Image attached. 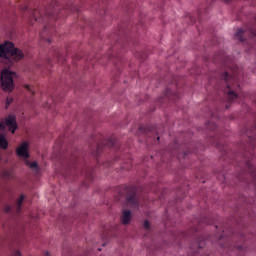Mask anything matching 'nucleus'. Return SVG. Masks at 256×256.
Wrapping results in <instances>:
<instances>
[{
  "label": "nucleus",
  "instance_id": "obj_17",
  "mask_svg": "<svg viewBox=\"0 0 256 256\" xmlns=\"http://www.w3.org/2000/svg\"><path fill=\"white\" fill-rule=\"evenodd\" d=\"M30 167H31V169H38L37 162L30 163Z\"/></svg>",
  "mask_w": 256,
  "mask_h": 256
},
{
  "label": "nucleus",
  "instance_id": "obj_11",
  "mask_svg": "<svg viewBox=\"0 0 256 256\" xmlns=\"http://www.w3.org/2000/svg\"><path fill=\"white\" fill-rule=\"evenodd\" d=\"M2 179H12L13 178V171L11 170H3L1 173Z\"/></svg>",
  "mask_w": 256,
  "mask_h": 256
},
{
  "label": "nucleus",
  "instance_id": "obj_15",
  "mask_svg": "<svg viewBox=\"0 0 256 256\" xmlns=\"http://www.w3.org/2000/svg\"><path fill=\"white\" fill-rule=\"evenodd\" d=\"M12 210H13V208L11 206L4 207L5 213H11Z\"/></svg>",
  "mask_w": 256,
  "mask_h": 256
},
{
  "label": "nucleus",
  "instance_id": "obj_26",
  "mask_svg": "<svg viewBox=\"0 0 256 256\" xmlns=\"http://www.w3.org/2000/svg\"><path fill=\"white\" fill-rule=\"evenodd\" d=\"M46 256H49V252H46Z\"/></svg>",
  "mask_w": 256,
  "mask_h": 256
},
{
  "label": "nucleus",
  "instance_id": "obj_23",
  "mask_svg": "<svg viewBox=\"0 0 256 256\" xmlns=\"http://www.w3.org/2000/svg\"><path fill=\"white\" fill-rule=\"evenodd\" d=\"M50 7H51V8H54V7H55V5L51 4V5H50Z\"/></svg>",
  "mask_w": 256,
  "mask_h": 256
},
{
  "label": "nucleus",
  "instance_id": "obj_2",
  "mask_svg": "<svg viewBox=\"0 0 256 256\" xmlns=\"http://www.w3.org/2000/svg\"><path fill=\"white\" fill-rule=\"evenodd\" d=\"M16 75L17 74L11 71L9 68H4L1 70V87L5 93H11V91L15 89V82L13 79H15Z\"/></svg>",
  "mask_w": 256,
  "mask_h": 256
},
{
  "label": "nucleus",
  "instance_id": "obj_9",
  "mask_svg": "<svg viewBox=\"0 0 256 256\" xmlns=\"http://www.w3.org/2000/svg\"><path fill=\"white\" fill-rule=\"evenodd\" d=\"M23 201H25V195H21L20 198L18 199L15 206L16 213H19V211H21V205H23Z\"/></svg>",
  "mask_w": 256,
  "mask_h": 256
},
{
  "label": "nucleus",
  "instance_id": "obj_3",
  "mask_svg": "<svg viewBox=\"0 0 256 256\" xmlns=\"http://www.w3.org/2000/svg\"><path fill=\"white\" fill-rule=\"evenodd\" d=\"M5 127H8V130L11 133H15V131H17V120H15V116L10 115L5 119L4 122L0 123V131H3Z\"/></svg>",
  "mask_w": 256,
  "mask_h": 256
},
{
  "label": "nucleus",
  "instance_id": "obj_6",
  "mask_svg": "<svg viewBox=\"0 0 256 256\" xmlns=\"http://www.w3.org/2000/svg\"><path fill=\"white\" fill-rule=\"evenodd\" d=\"M123 225H129L131 223V212L130 210H124L121 218Z\"/></svg>",
  "mask_w": 256,
  "mask_h": 256
},
{
  "label": "nucleus",
  "instance_id": "obj_22",
  "mask_svg": "<svg viewBox=\"0 0 256 256\" xmlns=\"http://www.w3.org/2000/svg\"><path fill=\"white\" fill-rule=\"evenodd\" d=\"M16 256H21V252L17 251Z\"/></svg>",
  "mask_w": 256,
  "mask_h": 256
},
{
  "label": "nucleus",
  "instance_id": "obj_20",
  "mask_svg": "<svg viewBox=\"0 0 256 256\" xmlns=\"http://www.w3.org/2000/svg\"><path fill=\"white\" fill-rule=\"evenodd\" d=\"M144 227L145 229H150L149 221L147 220L144 221Z\"/></svg>",
  "mask_w": 256,
  "mask_h": 256
},
{
  "label": "nucleus",
  "instance_id": "obj_18",
  "mask_svg": "<svg viewBox=\"0 0 256 256\" xmlns=\"http://www.w3.org/2000/svg\"><path fill=\"white\" fill-rule=\"evenodd\" d=\"M45 15L46 17H53V12L51 10H47Z\"/></svg>",
  "mask_w": 256,
  "mask_h": 256
},
{
  "label": "nucleus",
  "instance_id": "obj_8",
  "mask_svg": "<svg viewBox=\"0 0 256 256\" xmlns=\"http://www.w3.org/2000/svg\"><path fill=\"white\" fill-rule=\"evenodd\" d=\"M243 35H247V31H243V29L241 28H239L235 33L236 39H238V41H241V42L245 41V38H243Z\"/></svg>",
  "mask_w": 256,
  "mask_h": 256
},
{
  "label": "nucleus",
  "instance_id": "obj_10",
  "mask_svg": "<svg viewBox=\"0 0 256 256\" xmlns=\"http://www.w3.org/2000/svg\"><path fill=\"white\" fill-rule=\"evenodd\" d=\"M43 17H45V15L43 14V12L37 10L35 12H33V19L35 21H43Z\"/></svg>",
  "mask_w": 256,
  "mask_h": 256
},
{
  "label": "nucleus",
  "instance_id": "obj_4",
  "mask_svg": "<svg viewBox=\"0 0 256 256\" xmlns=\"http://www.w3.org/2000/svg\"><path fill=\"white\" fill-rule=\"evenodd\" d=\"M18 157L29 159V143L23 142L16 150Z\"/></svg>",
  "mask_w": 256,
  "mask_h": 256
},
{
  "label": "nucleus",
  "instance_id": "obj_14",
  "mask_svg": "<svg viewBox=\"0 0 256 256\" xmlns=\"http://www.w3.org/2000/svg\"><path fill=\"white\" fill-rule=\"evenodd\" d=\"M76 168H77V164H75V162L68 163V169H76Z\"/></svg>",
  "mask_w": 256,
  "mask_h": 256
},
{
  "label": "nucleus",
  "instance_id": "obj_24",
  "mask_svg": "<svg viewBox=\"0 0 256 256\" xmlns=\"http://www.w3.org/2000/svg\"><path fill=\"white\" fill-rule=\"evenodd\" d=\"M47 42H48V43H51V39H47Z\"/></svg>",
  "mask_w": 256,
  "mask_h": 256
},
{
  "label": "nucleus",
  "instance_id": "obj_29",
  "mask_svg": "<svg viewBox=\"0 0 256 256\" xmlns=\"http://www.w3.org/2000/svg\"><path fill=\"white\" fill-rule=\"evenodd\" d=\"M226 2L228 3V2H229V0H226Z\"/></svg>",
  "mask_w": 256,
  "mask_h": 256
},
{
  "label": "nucleus",
  "instance_id": "obj_19",
  "mask_svg": "<svg viewBox=\"0 0 256 256\" xmlns=\"http://www.w3.org/2000/svg\"><path fill=\"white\" fill-rule=\"evenodd\" d=\"M25 87H26V89H27L28 91H30L31 93H33V86L27 84V85H25Z\"/></svg>",
  "mask_w": 256,
  "mask_h": 256
},
{
  "label": "nucleus",
  "instance_id": "obj_28",
  "mask_svg": "<svg viewBox=\"0 0 256 256\" xmlns=\"http://www.w3.org/2000/svg\"><path fill=\"white\" fill-rule=\"evenodd\" d=\"M98 251H101V248H99Z\"/></svg>",
  "mask_w": 256,
  "mask_h": 256
},
{
  "label": "nucleus",
  "instance_id": "obj_27",
  "mask_svg": "<svg viewBox=\"0 0 256 256\" xmlns=\"http://www.w3.org/2000/svg\"><path fill=\"white\" fill-rule=\"evenodd\" d=\"M160 137H157V141H159Z\"/></svg>",
  "mask_w": 256,
  "mask_h": 256
},
{
  "label": "nucleus",
  "instance_id": "obj_5",
  "mask_svg": "<svg viewBox=\"0 0 256 256\" xmlns=\"http://www.w3.org/2000/svg\"><path fill=\"white\" fill-rule=\"evenodd\" d=\"M220 79H222V81H225L228 89H231L232 86L230 83H231V81H233V82L237 81V73L234 72L231 76V75H229V72H225L220 75Z\"/></svg>",
  "mask_w": 256,
  "mask_h": 256
},
{
  "label": "nucleus",
  "instance_id": "obj_12",
  "mask_svg": "<svg viewBox=\"0 0 256 256\" xmlns=\"http://www.w3.org/2000/svg\"><path fill=\"white\" fill-rule=\"evenodd\" d=\"M237 97H238V95H237V93H235V91H233V90L228 91V93H227L228 101L233 102L235 99H237Z\"/></svg>",
  "mask_w": 256,
  "mask_h": 256
},
{
  "label": "nucleus",
  "instance_id": "obj_25",
  "mask_svg": "<svg viewBox=\"0 0 256 256\" xmlns=\"http://www.w3.org/2000/svg\"><path fill=\"white\" fill-rule=\"evenodd\" d=\"M254 134H256V127L254 128Z\"/></svg>",
  "mask_w": 256,
  "mask_h": 256
},
{
  "label": "nucleus",
  "instance_id": "obj_7",
  "mask_svg": "<svg viewBox=\"0 0 256 256\" xmlns=\"http://www.w3.org/2000/svg\"><path fill=\"white\" fill-rule=\"evenodd\" d=\"M127 203L132 207H139V201L137 200V195L131 194L126 198Z\"/></svg>",
  "mask_w": 256,
  "mask_h": 256
},
{
  "label": "nucleus",
  "instance_id": "obj_16",
  "mask_svg": "<svg viewBox=\"0 0 256 256\" xmlns=\"http://www.w3.org/2000/svg\"><path fill=\"white\" fill-rule=\"evenodd\" d=\"M13 103V99L12 98H7L6 99V107H9L10 104Z\"/></svg>",
  "mask_w": 256,
  "mask_h": 256
},
{
  "label": "nucleus",
  "instance_id": "obj_13",
  "mask_svg": "<svg viewBox=\"0 0 256 256\" xmlns=\"http://www.w3.org/2000/svg\"><path fill=\"white\" fill-rule=\"evenodd\" d=\"M7 139H5V136L3 134H0V148L1 149H7L8 147Z\"/></svg>",
  "mask_w": 256,
  "mask_h": 256
},
{
  "label": "nucleus",
  "instance_id": "obj_21",
  "mask_svg": "<svg viewBox=\"0 0 256 256\" xmlns=\"http://www.w3.org/2000/svg\"><path fill=\"white\" fill-rule=\"evenodd\" d=\"M250 37H256V31L251 30L250 31Z\"/></svg>",
  "mask_w": 256,
  "mask_h": 256
},
{
  "label": "nucleus",
  "instance_id": "obj_1",
  "mask_svg": "<svg viewBox=\"0 0 256 256\" xmlns=\"http://www.w3.org/2000/svg\"><path fill=\"white\" fill-rule=\"evenodd\" d=\"M0 57L4 59V63L8 67H12L13 63L21 61L24 54L23 51L15 47V44L12 42H5L3 45H0Z\"/></svg>",
  "mask_w": 256,
  "mask_h": 256
}]
</instances>
